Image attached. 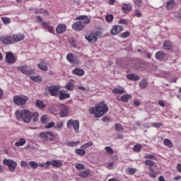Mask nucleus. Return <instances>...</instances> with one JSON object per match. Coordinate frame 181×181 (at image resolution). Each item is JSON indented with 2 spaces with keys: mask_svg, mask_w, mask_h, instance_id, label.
Returning a JSON list of instances; mask_svg holds the SVG:
<instances>
[{
  "mask_svg": "<svg viewBox=\"0 0 181 181\" xmlns=\"http://www.w3.org/2000/svg\"><path fill=\"white\" fill-rule=\"evenodd\" d=\"M110 107H108V105L105 103V102L102 101L100 103L95 105L94 107L89 109L90 114L93 115L96 118H101L103 115H105Z\"/></svg>",
  "mask_w": 181,
  "mask_h": 181,
  "instance_id": "f257e3e1",
  "label": "nucleus"
},
{
  "mask_svg": "<svg viewBox=\"0 0 181 181\" xmlns=\"http://www.w3.org/2000/svg\"><path fill=\"white\" fill-rule=\"evenodd\" d=\"M32 112L28 110H16L15 115L17 119L23 121L25 124H29L31 121Z\"/></svg>",
  "mask_w": 181,
  "mask_h": 181,
  "instance_id": "f03ea898",
  "label": "nucleus"
},
{
  "mask_svg": "<svg viewBox=\"0 0 181 181\" xmlns=\"http://www.w3.org/2000/svg\"><path fill=\"white\" fill-rule=\"evenodd\" d=\"M39 136L45 142H57V134H55L53 132L47 131L40 132Z\"/></svg>",
  "mask_w": 181,
  "mask_h": 181,
  "instance_id": "7ed1b4c3",
  "label": "nucleus"
},
{
  "mask_svg": "<svg viewBox=\"0 0 181 181\" xmlns=\"http://www.w3.org/2000/svg\"><path fill=\"white\" fill-rule=\"evenodd\" d=\"M144 164L146 165V166H148V170H150V177H153V179H155V177H156V175H158V173H155V170H153L156 169L157 168L156 165H155V162L151 160H146L144 161Z\"/></svg>",
  "mask_w": 181,
  "mask_h": 181,
  "instance_id": "20e7f679",
  "label": "nucleus"
},
{
  "mask_svg": "<svg viewBox=\"0 0 181 181\" xmlns=\"http://www.w3.org/2000/svg\"><path fill=\"white\" fill-rule=\"evenodd\" d=\"M101 37V32L100 31H93L90 33V34H87L85 37L86 40L89 43H95L97 40H98V37Z\"/></svg>",
  "mask_w": 181,
  "mask_h": 181,
  "instance_id": "39448f33",
  "label": "nucleus"
},
{
  "mask_svg": "<svg viewBox=\"0 0 181 181\" xmlns=\"http://www.w3.org/2000/svg\"><path fill=\"white\" fill-rule=\"evenodd\" d=\"M29 100V98L25 95H16L13 97V103L16 105H26V102Z\"/></svg>",
  "mask_w": 181,
  "mask_h": 181,
  "instance_id": "423d86ee",
  "label": "nucleus"
},
{
  "mask_svg": "<svg viewBox=\"0 0 181 181\" xmlns=\"http://www.w3.org/2000/svg\"><path fill=\"white\" fill-rule=\"evenodd\" d=\"M3 164L5 165V166H8L10 172H15L16 167L18 166V163L12 159H4Z\"/></svg>",
  "mask_w": 181,
  "mask_h": 181,
  "instance_id": "0eeeda50",
  "label": "nucleus"
},
{
  "mask_svg": "<svg viewBox=\"0 0 181 181\" xmlns=\"http://www.w3.org/2000/svg\"><path fill=\"white\" fill-rule=\"evenodd\" d=\"M66 127L69 129H71V128L74 127V131L78 132L80 122H78V120L69 119L67 121Z\"/></svg>",
  "mask_w": 181,
  "mask_h": 181,
  "instance_id": "6e6552de",
  "label": "nucleus"
},
{
  "mask_svg": "<svg viewBox=\"0 0 181 181\" xmlns=\"http://www.w3.org/2000/svg\"><path fill=\"white\" fill-rule=\"evenodd\" d=\"M16 57H15V54L12 52H6V58L5 62L6 63H8V64H13L16 63Z\"/></svg>",
  "mask_w": 181,
  "mask_h": 181,
  "instance_id": "1a4fd4ad",
  "label": "nucleus"
},
{
  "mask_svg": "<svg viewBox=\"0 0 181 181\" xmlns=\"http://www.w3.org/2000/svg\"><path fill=\"white\" fill-rule=\"evenodd\" d=\"M122 30H124V26L115 25L110 30V35H112V36H117V35H119Z\"/></svg>",
  "mask_w": 181,
  "mask_h": 181,
  "instance_id": "9d476101",
  "label": "nucleus"
},
{
  "mask_svg": "<svg viewBox=\"0 0 181 181\" xmlns=\"http://www.w3.org/2000/svg\"><path fill=\"white\" fill-rule=\"evenodd\" d=\"M0 42L4 45H11L13 43V35H2L0 37Z\"/></svg>",
  "mask_w": 181,
  "mask_h": 181,
  "instance_id": "9b49d317",
  "label": "nucleus"
},
{
  "mask_svg": "<svg viewBox=\"0 0 181 181\" xmlns=\"http://www.w3.org/2000/svg\"><path fill=\"white\" fill-rule=\"evenodd\" d=\"M66 59L69 63H71V64H78L80 63V60L76 55H74L73 53H69L66 55Z\"/></svg>",
  "mask_w": 181,
  "mask_h": 181,
  "instance_id": "f8f14e48",
  "label": "nucleus"
},
{
  "mask_svg": "<svg viewBox=\"0 0 181 181\" xmlns=\"http://www.w3.org/2000/svg\"><path fill=\"white\" fill-rule=\"evenodd\" d=\"M17 69L21 71V73H23V74H25V76H30L33 74V73H35L33 70L28 69V66L26 65L18 66Z\"/></svg>",
  "mask_w": 181,
  "mask_h": 181,
  "instance_id": "ddd939ff",
  "label": "nucleus"
},
{
  "mask_svg": "<svg viewBox=\"0 0 181 181\" xmlns=\"http://www.w3.org/2000/svg\"><path fill=\"white\" fill-rule=\"evenodd\" d=\"M59 108L60 117H67V115L69 114V108H67V106L65 105H60Z\"/></svg>",
  "mask_w": 181,
  "mask_h": 181,
  "instance_id": "4468645a",
  "label": "nucleus"
},
{
  "mask_svg": "<svg viewBox=\"0 0 181 181\" xmlns=\"http://www.w3.org/2000/svg\"><path fill=\"white\" fill-rule=\"evenodd\" d=\"M85 25L83 24L81 21H76L72 25V28L74 30H76V32H80L81 30H83L84 29Z\"/></svg>",
  "mask_w": 181,
  "mask_h": 181,
  "instance_id": "2eb2a0df",
  "label": "nucleus"
},
{
  "mask_svg": "<svg viewBox=\"0 0 181 181\" xmlns=\"http://www.w3.org/2000/svg\"><path fill=\"white\" fill-rule=\"evenodd\" d=\"M67 30V26L64 23H59L57 25L56 32L58 35H62Z\"/></svg>",
  "mask_w": 181,
  "mask_h": 181,
  "instance_id": "dca6fc26",
  "label": "nucleus"
},
{
  "mask_svg": "<svg viewBox=\"0 0 181 181\" xmlns=\"http://www.w3.org/2000/svg\"><path fill=\"white\" fill-rule=\"evenodd\" d=\"M42 25L44 26L45 29H47L49 33H54V28L50 25L49 22H42Z\"/></svg>",
  "mask_w": 181,
  "mask_h": 181,
  "instance_id": "f3484780",
  "label": "nucleus"
},
{
  "mask_svg": "<svg viewBox=\"0 0 181 181\" xmlns=\"http://www.w3.org/2000/svg\"><path fill=\"white\" fill-rule=\"evenodd\" d=\"M78 21H81V22L83 23V25L86 26V25H88L90 22H91V20L88 18V16H81L78 18Z\"/></svg>",
  "mask_w": 181,
  "mask_h": 181,
  "instance_id": "a211bd4d",
  "label": "nucleus"
},
{
  "mask_svg": "<svg viewBox=\"0 0 181 181\" xmlns=\"http://www.w3.org/2000/svg\"><path fill=\"white\" fill-rule=\"evenodd\" d=\"M122 9L124 13H128L132 11V4H124L122 6Z\"/></svg>",
  "mask_w": 181,
  "mask_h": 181,
  "instance_id": "6ab92c4d",
  "label": "nucleus"
},
{
  "mask_svg": "<svg viewBox=\"0 0 181 181\" xmlns=\"http://www.w3.org/2000/svg\"><path fill=\"white\" fill-rule=\"evenodd\" d=\"M25 39V35L23 34H17V35H13V43H15V42H21V40H23Z\"/></svg>",
  "mask_w": 181,
  "mask_h": 181,
  "instance_id": "aec40b11",
  "label": "nucleus"
},
{
  "mask_svg": "<svg viewBox=\"0 0 181 181\" xmlns=\"http://www.w3.org/2000/svg\"><path fill=\"white\" fill-rule=\"evenodd\" d=\"M74 80L71 79L65 86L64 88L69 91H73L74 90Z\"/></svg>",
  "mask_w": 181,
  "mask_h": 181,
  "instance_id": "412c9836",
  "label": "nucleus"
},
{
  "mask_svg": "<svg viewBox=\"0 0 181 181\" xmlns=\"http://www.w3.org/2000/svg\"><path fill=\"white\" fill-rule=\"evenodd\" d=\"M49 92L51 95H57L59 93V88L57 86H51L49 88Z\"/></svg>",
  "mask_w": 181,
  "mask_h": 181,
  "instance_id": "4be33fe9",
  "label": "nucleus"
},
{
  "mask_svg": "<svg viewBox=\"0 0 181 181\" xmlns=\"http://www.w3.org/2000/svg\"><path fill=\"white\" fill-rule=\"evenodd\" d=\"M155 57L157 60H163L166 57V53L163 51H158L156 53Z\"/></svg>",
  "mask_w": 181,
  "mask_h": 181,
  "instance_id": "5701e85b",
  "label": "nucleus"
},
{
  "mask_svg": "<svg viewBox=\"0 0 181 181\" xmlns=\"http://www.w3.org/2000/svg\"><path fill=\"white\" fill-rule=\"evenodd\" d=\"M52 165L54 168H62L63 165V163H62V161L58 160H53L52 161H49V166Z\"/></svg>",
  "mask_w": 181,
  "mask_h": 181,
  "instance_id": "b1692460",
  "label": "nucleus"
},
{
  "mask_svg": "<svg viewBox=\"0 0 181 181\" xmlns=\"http://www.w3.org/2000/svg\"><path fill=\"white\" fill-rule=\"evenodd\" d=\"M37 67H39V69H40V70H42L43 71H47V70H49L46 62H45V61L43 60H41V62L37 64Z\"/></svg>",
  "mask_w": 181,
  "mask_h": 181,
  "instance_id": "393cba45",
  "label": "nucleus"
},
{
  "mask_svg": "<svg viewBox=\"0 0 181 181\" xmlns=\"http://www.w3.org/2000/svg\"><path fill=\"white\" fill-rule=\"evenodd\" d=\"M127 78H128V80H132L133 81H138L140 78L139 76L136 74H131L127 75Z\"/></svg>",
  "mask_w": 181,
  "mask_h": 181,
  "instance_id": "a878e982",
  "label": "nucleus"
},
{
  "mask_svg": "<svg viewBox=\"0 0 181 181\" xmlns=\"http://www.w3.org/2000/svg\"><path fill=\"white\" fill-rule=\"evenodd\" d=\"M59 100H66V98H69L70 97V94L66 93L65 90H61L59 92Z\"/></svg>",
  "mask_w": 181,
  "mask_h": 181,
  "instance_id": "bb28decb",
  "label": "nucleus"
},
{
  "mask_svg": "<svg viewBox=\"0 0 181 181\" xmlns=\"http://www.w3.org/2000/svg\"><path fill=\"white\" fill-rule=\"evenodd\" d=\"M73 74H75L76 76H84V70L80 69V68H76L73 70L72 71Z\"/></svg>",
  "mask_w": 181,
  "mask_h": 181,
  "instance_id": "cd10ccee",
  "label": "nucleus"
},
{
  "mask_svg": "<svg viewBox=\"0 0 181 181\" xmlns=\"http://www.w3.org/2000/svg\"><path fill=\"white\" fill-rule=\"evenodd\" d=\"M30 80H33V81H35L36 83H42V81L43 78L40 75L37 76H32L30 77Z\"/></svg>",
  "mask_w": 181,
  "mask_h": 181,
  "instance_id": "c85d7f7f",
  "label": "nucleus"
},
{
  "mask_svg": "<svg viewBox=\"0 0 181 181\" xmlns=\"http://www.w3.org/2000/svg\"><path fill=\"white\" fill-rule=\"evenodd\" d=\"M167 9H172L175 5H176V3L175 2V0H169L165 4Z\"/></svg>",
  "mask_w": 181,
  "mask_h": 181,
  "instance_id": "c756f323",
  "label": "nucleus"
},
{
  "mask_svg": "<svg viewBox=\"0 0 181 181\" xmlns=\"http://www.w3.org/2000/svg\"><path fill=\"white\" fill-rule=\"evenodd\" d=\"M130 98H132V95L127 94L121 96L120 100L123 103H128Z\"/></svg>",
  "mask_w": 181,
  "mask_h": 181,
  "instance_id": "7c9ffc66",
  "label": "nucleus"
},
{
  "mask_svg": "<svg viewBox=\"0 0 181 181\" xmlns=\"http://www.w3.org/2000/svg\"><path fill=\"white\" fill-rule=\"evenodd\" d=\"M163 48L164 50H170V49H172V42L170 41L164 42Z\"/></svg>",
  "mask_w": 181,
  "mask_h": 181,
  "instance_id": "2f4dec72",
  "label": "nucleus"
},
{
  "mask_svg": "<svg viewBox=\"0 0 181 181\" xmlns=\"http://www.w3.org/2000/svg\"><path fill=\"white\" fill-rule=\"evenodd\" d=\"M35 105L36 107H37L38 108H40V110H43V108H45L46 107V105L43 103V101L40 100H37L35 102Z\"/></svg>",
  "mask_w": 181,
  "mask_h": 181,
  "instance_id": "473e14b6",
  "label": "nucleus"
},
{
  "mask_svg": "<svg viewBox=\"0 0 181 181\" xmlns=\"http://www.w3.org/2000/svg\"><path fill=\"white\" fill-rule=\"evenodd\" d=\"M26 144V140L23 138L18 139L17 142L15 143V146H23Z\"/></svg>",
  "mask_w": 181,
  "mask_h": 181,
  "instance_id": "72a5a7b5",
  "label": "nucleus"
},
{
  "mask_svg": "<svg viewBox=\"0 0 181 181\" xmlns=\"http://www.w3.org/2000/svg\"><path fill=\"white\" fill-rule=\"evenodd\" d=\"M33 118L34 122L39 121V113L37 112H31V119Z\"/></svg>",
  "mask_w": 181,
  "mask_h": 181,
  "instance_id": "f704fd0d",
  "label": "nucleus"
},
{
  "mask_svg": "<svg viewBox=\"0 0 181 181\" xmlns=\"http://www.w3.org/2000/svg\"><path fill=\"white\" fill-rule=\"evenodd\" d=\"M113 94H124L125 93V89L124 88H121L119 89L117 88H115L112 90Z\"/></svg>",
  "mask_w": 181,
  "mask_h": 181,
  "instance_id": "c9c22d12",
  "label": "nucleus"
},
{
  "mask_svg": "<svg viewBox=\"0 0 181 181\" xmlns=\"http://www.w3.org/2000/svg\"><path fill=\"white\" fill-rule=\"evenodd\" d=\"M90 173V170H86L85 171L81 172L78 174V176H80V177H87Z\"/></svg>",
  "mask_w": 181,
  "mask_h": 181,
  "instance_id": "e433bc0d",
  "label": "nucleus"
},
{
  "mask_svg": "<svg viewBox=\"0 0 181 181\" xmlns=\"http://www.w3.org/2000/svg\"><path fill=\"white\" fill-rule=\"evenodd\" d=\"M140 88H146L148 87V81L143 79L139 83Z\"/></svg>",
  "mask_w": 181,
  "mask_h": 181,
  "instance_id": "4c0bfd02",
  "label": "nucleus"
},
{
  "mask_svg": "<svg viewBox=\"0 0 181 181\" xmlns=\"http://www.w3.org/2000/svg\"><path fill=\"white\" fill-rule=\"evenodd\" d=\"M75 153L81 156H84V155H86V150L83 148H78L75 151Z\"/></svg>",
  "mask_w": 181,
  "mask_h": 181,
  "instance_id": "58836bf2",
  "label": "nucleus"
},
{
  "mask_svg": "<svg viewBox=\"0 0 181 181\" xmlns=\"http://www.w3.org/2000/svg\"><path fill=\"white\" fill-rule=\"evenodd\" d=\"M142 149V145H141L140 144H136L134 147H133V151L134 152H141V150Z\"/></svg>",
  "mask_w": 181,
  "mask_h": 181,
  "instance_id": "ea45409f",
  "label": "nucleus"
},
{
  "mask_svg": "<svg viewBox=\"0 0 181 181\" xmlns=\"http://www.w3.org/2000/svg\"><path fill=\"white\" fill-rule=\"evenodd\" d=\"M40 121L42 124H47L49 122V117L46 115H42L40 118Z\"/></svg>",
  "mask_w": 181,
  "mask_h": 181,
  "instance_id": "a19ab883",
  "label": "nucleus"
},
{
  "mask_svg": "<svg viewBox=\"0 0 181 181\" xmlns=\"http://www.w3.org/2000/svg\"><path fill=\"white\" fill-rule=\"evenodd\" d=\"M93 141H88V143H86L85 144H83L81 146V148L82 149H87V148H90V146H93Z\"/></svg>",
  "mask_w": 181,
  "mask_h": 181,
  "instance_id": "79ce46f5",
  "label": "nucleus"
},
{
  "mask_svg": "<svg viewBox=\"0 0 181 181\" xmlns=\"http://www.w3.org/2000/svg\"><path fill=\"white\" fill-rule=\"evenodd\" d=\"M38 166H40V168H45V169H47V168L50 166V161H47L45 163H40Z\"/></svg>",
  "mask_w": 181,
  "mask_h": 181,
  "instance_id": "37998d69",
  "label": "nucleus"
},
{
  "mask_svg": "<svg viewBox=\"0 0 181 181\" xmlns=\"http://www.w3.org/2000/svg\"><path fill=\"white\" fill-rule=\"evenodd\" d=\"M28 165L32 168V169H36L39 166V164L35 161H30Z\"/></svg>",
  "mask_w": 181,
  "mask_h": 181,
  "instance_id": "c03bdc74",
  "label": "nucleus"
},
{
  "mask_svg": "<svg viewBox=\"0 0 181 181\" xmlns=\"http://www.w3.org/2000/svg\"><path fill=\"white\" fill-rule=\"evenodd\" d=\"M163 144L165 145V146H168V148H172V146H173L172 141H170L168 139H164Z\"/></svg>",
  "mask_w": 181,
  "mask_h": 181,
  "instance_id": "a18cd8bd",
  "label": "nucleus"
},
{
  "mask_svg": "<svg viewBox=\"0 0 181 181\" xmlns=\"http://www.w3.org/2000/svg\"><path fill=\"white\" fill-rule=\"evenodd\" d=\"M105 149L106 151V153H108V155H114V150L112 149V148L110 146H106Z\"/></svg>",
  "mask_w": 181,
  "mask_h": 181,
  "instance_id": "49530a36",
  "label": "nucleus"
},
{
  "mask_svg": "<svg viewBox=\"0 0 181 181\" xmlns=\"http://www.w3.org/2000/svg\"><path fill=\"white\" fill-rule=\"evenodd\" d=\"M80 144V141H69L66 144L67 146H77Z\"/></svg>",
  "mask_w": 181,
  "mask_h": 181,
  "instance_id": "de8ad7c7",
  "label": "nucleus"
},
{
  "mask_svg": "<svg viewBox=\"0 0 181 181\" xmlns=\"http://www.w3.org/2000/svg\"><path fill=\"white\" fill-rule=\"evenodd\" d=\"M127 173L128 175H134V174H135L136 173V169L129 168L127 170Z\"/></svg>",
  "mask_w": 181,
  "mask_h": 181,
  "instance_id": "09e8293b",
  "label": "nucleus"
},
{
  "mask_svg": "<svg viewBox=\"0 0 181 181\" xmlns=\"http://www.w3.org/2000/svg\"><path fill=\"white\" fill-rule=\"evenodd\" d=\"M129 36H131V33H129V31H125L124 33H122L120 34V37H129Z\"/></svg>",
  "mask_w": 181,
  "mask_h": 181,
  "instance_id": "8fccbe9b",
  "label": "nucleus"
},
{
  "mask_svg": "<svg viewBox=\"0 0 181 181\" xmlns=\"http://www.w3.org/2000/svg\"><path fill=\"white\" fill-rule=\"evenodd\" d=\"M1 21L4 25H8V24L11 23V19H9L8 18H6V17H2Z\"/></svg>",
  "mask_w": 181,
  "mask_h": 181,
  "instance_id": "3c124183",
  "label": "nucleus"
},
{
  "mask_svg": "<svg viewBox=\"0 0 181 181\" xmlns=\"http://www.w3.org/2000/svg\"><path fill=\"white\" fill-rule=\"evenodd\" d=\"M144 159H152L153 160H156V157L152 154H146L144 156Z\"/></svg>",
  "mask_w": 181,
  "mask_h": 181,
  "instance_id": "603ef678",
  "label": "nucleus"
},
{
  "mask_svg": "<svg viewBox=\"0 0 181 181\" xmlns=\"http://www.w3.org/2000/svg\"><path fill=\"white\" fill-rule=\"evenodd\" d=\"M115 131H123L124 127H122V125H121L119 124H115Z\"/></svg>",
  "mask_w": 181,
  "mask_h": 181,
  "instance_id": "864d4df0",
  "label": "nucleus"
},
{
  "mask_svg": "<svg viewBox=\"0 0 181 181\" xmlns=\"http://www.w3.org/2000/svg\"><path fill=\"white\" fill-rule=\"evenodd\" d=\"M105 19L107 22H112L114 20V16H112V14H108L106 16Z\"/></svg>",
  "mask_w": 181,
  "mask_h": 181,
  "instance_id": "5fc2aeb1",
  "label": "nucleus"
},
{
  "mask_svg": "<svg viewBox=\"0 0 181 181\" xmlns=\"http://www.w3.org/2000/svg\"><path fill=\"white\" fill-rule=\"evenodd\" d=\"M134 13H135L136 18H141V16H142V13L141 12L140 9L136 8L134 11Z\"/></svg>",
  "mask_w": 181,
  "mask_h": 181,
  "instance_id": "6e6d98bb",
  "label": "nucleus"
},
{
  "mask_svg": "<svg viewBox=\"0 0 181 181\" xmlns=\"http://www.w3.org/2000/svg\"><path fill=\"white\" fill-rule=\"evenodd\" d=\"M63 125H64L63 122H57V126L55 127V128H57V129L60 131V129L63 128Z\"/></svg>",
  "mask_w": 181,
  "mask_h": 181,
  "instance_id": "4d7b16f0",
  "label": "nucleus"
},
{
  "mask_svg": "<svg viewBox=\"0 0 181 181\" xmlns=\"http://www.w3.org/2000/svg\"><path fill=\"white\" fill-rule=\"evenodd\" d=\"M36 13H44V15H49V12L44 9H40L36 11Z\"/></svg>",
  "mask_w": 181,
  "mask_h": 181,
  "instance_id": "13d9d810",
  "label": "nucleus"
},
{
  "mask_svg": "<svg viewBox=\"0 0 181 181\" xmlns=\"http://www.w3.org/2000/svg\"><path fill=\"white\" fill-rule=\"evenodd\" d=\"M134 2L136 6H139V8L140 6H142V0H134Z\"/></svg>",
  "mask_w": 181,
  "mask_h": 181,
  "instance_id": "bf43d9fd",
  "label": "nucleus"
},
{
  "mask_svg": "<svg viewBox=\"0 0 181 181\" xmlns=\"http://www.w3.org/2000/svg\"><path fill=\"white\" fill-rule=\"evenodd\" d=\"M54 122H51L48 123L47 125H45V128H53V127H54Z\"/></svg>",
  "mask_w": 181,
  "mask_h": 181,
  "instance_id": "052dcab7",
  "label": "nucleus"
},
{
  "mask_svg": "<svg viewBox=\"0 0 181 181\" xmlns=\"http://www.w3.org/2000/svg\"><path fill=\"white\" fill-rule=\"evenodd\" d=\"M151 127H154V128H160V127H162V123H152Z\"/></svg>",
  "mask_w": 181,
  "mask_h": 181,
  "instance_id": "680f3d73",
  "label": "nucleus"
},
{
  "mask_svg": "<svg viewBox=\"0 0 181 181\" xmlns=\"http://www.w3.org/2000/svg\"><path fill=\"white\" fill-rule=\"evenodd\" d=\"M21 168H28V162H26L25 160H22L21 162Z\"/></svg>",
  "mask_w": 181,
  "mask_h": 181,
  "instance_id": "e2e57ef3",
  "label": "nucleus"
},
{
  "mask_svg": "<svg viewBox=\"0 0 181 181\" xmlns=\"http://www.w3.org/2000/svg\"><path fill=\"white\" fill-rule=\"evenodd\" d=\"M76 168L78 169V170H81L82 169H84V165H83V164H77L76 165Z\"/></svg>",
  "mask_w": 181,
  "mask_h": 181,
  "instance_id": "0e129e2a",
  "label": "nucleus"
},
{
  "mask_svg": "<svg viewBox=\"0 0 181 181\" xmlns=\"http://www.w3.org/2000/svg\"><path fill=\"white\" fill-rule=\"evenodd\" d=\"M134 104L136 107H139L141 105V100H134Z\"/></svg>",
  "mask_w": 181,
  "mask_h": 181,
  "instance_id": "69168bd1",
  "label": "nucleus"
},
{
  "mask_svg": "<svg viewBox=\"0 0 181 181\" xmlns=\"http://www.w3.org/2000/svg\"><path fill=\"white\" fill-rule=\"evenodd\" d=\"M118 23H119L120 25H127V20L125 19H120L119 21H118Z\"/></svg>",
  "mask_w": 181,
  "mask_h": 181,
  "instance_id": "338daca9",
  "label": "nucleus"
},
{
  "mask_svg": "<svg viewBox=\"0 0 181 181\" xmlns=\"http://www.w3.org/2000/svg\"><path fill=\"white\" fill-rule=\"evenodd\" d=\"M35 19L37 21V22H38V23H40L42 22V17H40V16H37V17H35Z\"/></svg>",
  "mask_w": 181,
  "mask_h": 181,
  "instance_id": "774afa93",
  "label": "nucleus"
}]
</instances>
